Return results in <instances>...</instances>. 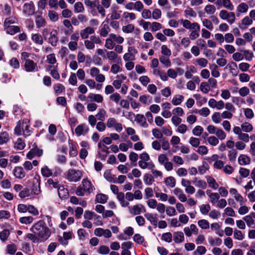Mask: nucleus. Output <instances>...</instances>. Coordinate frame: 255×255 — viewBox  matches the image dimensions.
Segmentation results:
<instances>
[{"label":"nucleus","instance_id":"1","mask_svg":"<svg viewBox=\"0 0 255 255\" xmlns=\"http://www.w3.org/2000/svg\"><path fill=\"white\" fill-rule=\"evenodd\" d=\"M30 231L40 239V242L46 241L51 235L50 230L42 220H40L34 224Z\"/></svg>","mask_w":255,"mask_h":255},{"label":"nucleus","instance_id":"2","mask_svg":"<svg viewBox=\"0 0 255 255\" xmlns=\"http://www.w3.org/2000/svg\"><path fill=\"white\" fill-rule=\"evenodd\" d=\"M83 176L82 171L80 170L69 169L65 173V178L69 182H77L80 181Z\"/></svg>","mask_w":255,"mask_h":255},{"label":"nucleus","instance_id":"3","mask_svg":"<svg viewBox=\"0 0 255 255\" xmlns=\"http://www.w3.org/2000/svg\"><path fill=\"white\" fill-rule=\"evenodd\" d=\"M219 16L223 20H227L231 24L233 23L236 19L235 14L233 12H228L226 10H221L219 13Z\"/></svg>","mask_w":255,"mask_h":255},{"label":"nucleus","instance_id":"4","mask_svg":"<svg viewBox=\"0 0 255 255\" xmlns=\"http://www.w3.org/2000/svg\"><path fill=\"white\" fill-rule=\"evenodd\" d=\"M128 211L133 215H139L141 212H145L146 211L144 207L142 204L129 206Z\"/></svg>","mask_w":255,"mask_h":255},{"label":"nucleus","instance_id":"5","mask_svg":"<svg viewBox=\"0 0 255 255\" xmlns=\"http://www.w3.org/2000/svg\"><path fill=\"white\" fill-rule=\"evenodd\" d=\"M24 66L25 71L27 72H33L37 71V64L32 60L26 59Z\"/></svg>","mask_w":255,"mask_h":255},{"label":"nucleus","instance_id":"6","mask_svg":"<svg viewBox=\"0 0 255 255\" xmlns=\"http://www.w3.org/2000/svg\"><path fill=\"white\" fill-rule=\"evenodd\" d=\"M35 10L34 5L32 1L25 3L23 6V12L27 16H30L34 14Z\"/></svg>","mask_w":255,"mask_h":255},{"label":"nucleus","instance_id":"7","mask_svg":"<svg viewBox=\"0 0 255 255\" xmlns=\"http://www.w3.org/2000/svg\"><path fill=\"white\" fill-rule=\"evenodd\" d=\"M94 234L98 237L104 236L106 238H109L112 236V233L109 229H104L98 228L95 230Z\"/></svg>","mask_w":255,"mask_h":255},{"label":"nucleus","instance_id":"8","mask_svg":"<svg viewBox=\"0 0 255 255\" xmlns=\"http://www.w3.org/2000/svg\"><path fill=\"white\" fill-rule=\"evenodd\" d=\"M215 4L219 6H223L230 10H233L234 7L230 0H217Z\"/></svg>","mask_w":255,"mask_h":255},{"label":"nucleus","instance_id":"9","mask_svg":"<svg viewBox=\"0 0 255 255\" xmlns=\"http://www.w3.org/2000/svg\"><path fill=\"white\" fill-rule=\"evenodd\" d=\"M31 194L35 195H39L40 192V181L38 179L34 178L33 180L32 186L31 187Z\"/></svg>","mask_w":255,"mask_h":255},{"label":"nucleus","instance_id":"10","mask_svg":"<svg viewBox=\"0 0 255 255\" xmlns=\"http://www.w3.org/2000/svg\"><path fill=\"white\" fill-rule=\"evenodd\" d=\"M192 30L189 37L192 40H194L197 39L199 36V32L200 30V27L199 24H194Z\"/></svg>","mask_w":255,"mask_h":255},{"label":"nucleus","instance_id":"11","mask_svg":"<svg viewBox=\"0 0 255 255\" xmlns=\"http://www.w3.org/2000/svg\"><path fill=\"white\" fill-rule=\"evenodd\" d=\"M83 188L84 189L86 192L90 194L94 190V187L92 185V183L87 179H84L82 182Z\"/></svg>","mask_w":255,"mask_h":255},{"label":"nucleus","instance_id":"12","mask_svg":"<svg viewBox=\"0 0 255 255\" xmlns=\"http://www.w3.org/2000/svg\"><path fill=\"white\" fill-rule=\"evenodd\" d=\"M58 32L56 30H52L50 32V36L49 38L48 42L53 46L57 45L58 38L57 37Z\"/></svg>","mask_w":255,"mask_h":255},{"label":"nucleus","instance_id":"13","mask_svg":"<svg viewBox=\"0 0 255 255\" xmlns=\"http://www.w3.org/2000/svg\"><path fill=\"white\" fill-rule=\"evenodd\" d=\"M35 22L36 25V27L40 28L43 27L46 25V21L45 19L41 15H35Z\"/></svg>","mask_w":255,"mask_h":255},{"label":"nucleus","instance_id":"14","mask_svg":"<svg viewBox=\"0 0 255 255\" xmlns=\"http://www.w3.org/2000/svg\"><path fill=\"white\" fill-rule=\"evenodd\" d=\"M13 173L14 176L19 179H22L25 176V173L21 166H16L14 168Z\"/></svg>","mask_w":255,"mask_h":255},{"label":"nucleus","instance_id":"15","mask_svg":"<svg viewBox=\"0 0 255 255\" xmlns=\"http://www.w3.org/2000/svg\"><path fill=\"white\" fill-rule=\"evenodd\" d=\"M94 32V29L92 27L88 26L81 30L80 35L82 39H86L88 38L89 34H93Z\"/></svg>","mask_w":255,"mask_h":255},{"label":"nucleus","instance_id":"16","mask_svg":"<svg viewBox=\"0 0 255 255\" xmlns=\"http://www.w3.org/2000/svg\"><path fill=\"white\" fill-rule=\"evenodd\" d=\"M135 121L139 124L143 128H146L148 126V124L146 122V118L143 115H136L135 116Z\"/></svg>","mask_w":255,"mask_h":255},{"label":"nucleus","instance_id":"17","mask_svg":"<svg viewBox=\"0 0 255 255\" xmlns=\"http://www.w3.org/2000/svg\"><path fill=\"white\" fill-rule=\"evenodd\" d=\"M144 216L152 225L156 227L158 221L157 214H152L151 213H147L144 214Z\"/></svg>","mask_w":255,"mask_h":255},{"label":"nucleus","instance_id":"18","mask_svg":"<svg viewBox=\"0 0 255 255\" xmlns=\"http://www.w3.org/2000/svg\"><path fill=\"white\" fill-rule=\"evenodd\" d=\"M4 27L6 32L10 35H14L20 31V28L17 26L9 25Z\"/></svg>","mask_w":255,"mask_h":255},{"label":"nucleus","instance_id":"19","mask_svg":"<svg viewBox=\"0 0 255 255\" xmlns=\"http://www.w3.org/2000/svg\"><path fill=\"white\" fill-rule=\"evenodd\" d=\"M249 9V6L247 4L242 2L238 5L237 7L236 14L239 16L241 13H246Z\"/></svg>","mask_w":255,"mask_h":255},{"label":"nucleus","instance_id":"20","mask_svg":"<svg viewBox=\"0 0 255 255\" xmlns=\"http://www.w3.org/2000/svg\"><path fill=\"white\" fill-rule=\"evenodd\" d=\"M88 99L91 101H94L97 103H102L103 101V97L100 94L89 93Z\"/></svg>","mask_w":255,"mask_h":255},{"label":"nucleus","instance_id":"21","mask_svg":"<svg viewBox=\"0 0 255 255\" xmlns=\"http://www.w3.org/2000/svg\"><path fill=\"white\" fill-rule=\"evenodd\" d=\"M184 240V236L182 232H176L173 233V241L175 243H182Z\"/></svg>","mask_w":255,"mask_h":255},{"label":"nucleus","instance_id":"22","mask_svg":"<svg viewBox=\"0 0 255 255\" xmlns=\"http://www.w3.org/2000/svg\"><path fill=\"white\" fill-rule=\"evenodd\" d=\"M192 182L195 186L198 188L205 189L207 187L206 182L204 180L198 179L197 177L194 178Z\"/></svg>","mask_w":255,"mask_h":255},{"label":"nucleus","instance_id":"23","mask_svg":"<svg viewBox=\"0 0 255 255\" xmlns=\"http://www.w3.org/2000/svg\"><path fill=\"white\" fill-rule=\"evenodd\" d=\"M88 128L87 127V126L84 124H82L78 126L76 128H75V131L76 134L79 136L81 135L83 132L85 131L86 132H87L88 131Z\"/></svg>","mask_w":255,"mask_h":255},{"label":"nucleus","instance_id":"24","mask_svg":"<svg viewBox=\"0 0 255 255\" xmlns=\"http://www.w3.org/2000/svg\"><path fill=\"white\" fill-rule=\"evenodd\" d=\"M253 23V20L249 16H247L242 20V23L239 25L241 29H245L247 28V26L250 25Z\"/></svg>","mask_w":255,"mask_h":255},{"label":"nucleus","instance_id":"25","mask_svg":"<svg viewBox=\"0 0 255 255\" xmlns=\"http://www.w3.org/2000/svg\"><path fill=\"white\" fill-rule=\"evenodd\" d=\"M230 72L233 76H236L238 75L237 65L234 62H231L228 64Z\"/></svg>","mask_w":255,"mask_h":255},{"label":"nucleus","instance_id":"26","mask_svg":"<svg viewBox=\"0 0 255 255\" xmlns=\"http://www.w3.org/2000/svg\"><path fill=\"white\" fill-rule=\"evenodd\" d=\"M144 183L147 185H151L154 181L153 176L148 173H145L143 177Z\"/></svg>","mask_w":255,"mask_h":255},{"label":"nucleus","instance_id":"27","mask_svg":"<svg viewBox=\"0 0 255 255\" xmlns=\"http://www.w3.org/2000/svg\"><path fill=\"white\" fill-rule=\"evenodd\" d=\"M181 23L182 24L183 26L188 29H191L194 27L193 25H194V24H198L197 22H193L191 23L189 20L188 19H181L180 20Z\"/></svg>","mask_w":255,"mask_h":255},{"label":"nucleus","instance_id":"28","mask_svg":"<svg viewBox=\"0 0 255 255\" xmlns=\"http://www.w3.org/2000/svg\"><path fill=\"white\" fill-rule=\"evenodd\" d=\"M110 31V28L108 24H103L100 31V34L102 37H106Z\"/></svg>","mask_w":255,"mask_h":255},{"label":"nucleus","instance_id":"29","mask_svg":"<svg viewBox=\"0 0 255 255\" xmlns=\"http://www.w3.org/2000/svg\"><path fill=\"white\" fill-rule=\"evenodd\" d=\"M238 162L240 165H247L250 163V158L246 155H242L239 156L238 158Z\"/></svg>","mask_w":255,"mask_h":255},{"label":"nucleus","instance_id":"30","mask_svg":"<svg viewBox=\"0 0 255 255\" xmlns=\"http://www.w3.org/2000/svg\"><path fill=\"white\" fill-rule=\"evenodd\" d=\"M184 97L181 95H175L172 100V103L173 105L177 106L180 105L183 101Z\"/></svg>","mask_w":255,"mask_h":255},{"label":"nucleus","instance_id":"31","mask_svg":"<svg viewBox=\"0 0 255 255\" xmlns=\"http://www.w3.org/2000/svg\"><path fill=\"white\" fill-rule=\"evenodd\" d=\"M207 181L209 184V187L216 189L218 188V184L217 183L214 178L211 176L207 177Z\"/></svg>","mask_w":255,"mask_h":255},{"label":"nucleus","instance_id":"32","mask_svg":"<svg viewBox=\"0 0 255 255\" xmlns=\"http://www.w3.org/2000/svg\"><path fill=\"white\" fill-rule=\"evenodd\" d=\"M108 200V196L104 194H98L96 196V200L97 202L104 204L107 202Z\"/></svg>","mask_w":255,"mask_h":255},{"label":"nucleus","instance_id":"33","mask_svg":"<svg viewBox=\"0 0 255 255\" xmlns=\"http://www.w3.org/2000/svg\"><path fill=\"white\" fill-rule=\"evenodd\" d=\"M242 130L243 131L249 132L251 131L253 129V126L248 122H245L241 126Z\"/></svg>","mask_w":255,"mask_h":255},{"label":"nucleus","instance_id":"34","mask_svg":"<svg viewBox=\"0 0 255 255\" xmlns=\"http://www.w3.org/2000/svg\"><path fill=\"white\" fill-rule=\"evenodd\" d=\"M115 46L114 40L111 39V34L109 35V38L106 40L105 46L108 49L112 50Z\"/></svg>","mask_w":255,"mask_h":255},{"label":"nucleus","instance_id":"35","mask_svg":"<svg viewBox=\"0 0 255 255\" xmlns=\"http://www.w3.org/2000/svg\"><path fill=\"white\" fill-rule=\"evenodd\" d=\"M165 183L166 186L173 188L175 186L176 180L173 177L169 176L165 179Z\"/></svg>","mask_w":255,"mask_h":255},{"label":"nucleus","instance_id":"36","mask_svg":"<svg viewBox=\"0 0 255 255\" xmlns=\"http://www.w3.org/2000/svg\"><path fill=\"white\" fill-rule=\"evenodd\" d=\"M9 140V135L6 131L2 132L0 134V145L6 143Z\"/></svg>","mask_w":255,"mask_h":255},{"label":"nucleus","instance_id":"37","mask_svg":"<svg viewBox=\"0 0 255 255\" xmlns=\"http://www.w3.org/2000/svg\"><path fill=\"white\" fill-rule=\"evenodd\" d=\"M138 154L134 152H131L129 155V159L131 161L132 165L135 166L136 165V161L138 160Z\"/></svg>","mask_w":255,"mask_h":255},{"label":"nucleus","instance_id":"38","mask_svg":"<svg viewBox=\"0 0 255 255\" xmlns=\"http://www.w3.org/2000/svg\"><path fill=\"white\" fill-rule=\"evenodd\" d=\"M198 226L202 229L209 228L210 224L209 222L205 219H201L198 221Z\"/></svg>","mask_w":255,"mask_h":255},{"label":"nucleus","instance_id":"39","mask_svg":"<svg viewBox=\"0 0 255 255\" xmlns=\"http://www.w3.org/2000/svg\"><path fill=\"white\" fill-rule=\"evenodd\" d=\"M25 146V143L22 141V139L18 138L14 144V148L16 149L22 150Z\"/></svg>","mask_w":255,"mask_h":255},{"label":"nucleus","instance_id":"40","mask_svg":"<svg viewBox=\"0 0 255 255\" xmlns=\"http://www.w3.org/2000/svg\"><path fill=\"white\" fill-rule=\"evenodd\" d=\"M106 114V111L103 109H99L96 117L98 120L103 122L105 120Z\"/></svg>","mask_w":255,"mask_h":255},{"label":"nucleus","instance_id":"41","mask_svg":"<svg viewBox=\"0 0 255 255\" xmlns=\"http://www.w3.org/2000/svg\"><path fill=\"white\" fill-rule=\"evenodd\" d=\"M31 194L30 189L27 188H22L21 191L19 193V197L22 199L26 197H28Z\"/></svg>","mask_w":255,"mask_h":255},{"label":"nucleus","instance_id":"42","mask_svg":"<svg viewBox=\"0 0 255 255\" xmlns=\"http://www.w3.org/2000/svg\"><path fill=\"white\" fill-rule=\"evenodd\" d=\"M32 40L36 44L41 45L43 43L42 36L38 33L34 34L32 36Z\"/></svg>","mask_w":255,"mask_h":255},{"label":"nucleus","instance_id":"43","mask_svg":"<svg viewBox=\"0 0 255 255\" xmlns=\"http://www.w3.org/2000/svg\"><path fill=\"white\" fill-rule=\"evenodd\" d=\"M74 11L76 13L82 12L84 11V7L81 2L79 1L75 3Z\"/></svg>","mask_w":255,"mask_h":255},{"label":"nucleus","instance_id":"44","mask_svg":"<svg viewBox=\"0 0 255 255\" xmlns=\"http://www.w3.org/2000/svg\"><path fill=\"white\" fill-rule=\"evenodd\" d=\"M209 166L206 162H203L202 165L198 167L199 172L201 175L205 174L206 171L209 170Z\"/></svg>","mask_w":255,"mask_h":255},{"label":"nucleus","instance_id":"45","mask_svg":"<svg viewBox=\"0 0 255 255\" xmlns=\"http://www.w3.org/2000/svg\"><path fill=\"white\" fill-rule=\"evenodd\" d=\"M48 15L50 20L53 22L57 21L58 19V15L55 11L49 10Z\"/></svg>","mask_w":255,"mask_h":255},{"label":"nucleus","instance_id":"46","mask_svg":"<svg viewBox=\"0 0 255 255\" xmlns=\"http://www.w3.org/2000/svg\"><path fill=\"white\" fill-rule=\"evenodd\" d=\"M41 173L43 176L49 177L53 174L52 171L47 166H44L41 168Z\"/></svg>","mask_w":255,"mask_h":255},{"label":"nucleus","instance_id":"47","mask_svg":"<svg viewBox=\"0 0 255 255\" xmlns=\"http://www.w3.org/2000/svg\"><path fill=\"white\" fill-rule=\"evenodd\" d=\"M58 195L60 198H65L67 195V190L65 189L63 186H59L58 188Z\"/></svg>","mask_w":255,"mask_h":255},{"label":"nucleus","instance_id":"48","mask_svg":"<svg viewBox=\"0 0 255 255\" xmlns=\"http://www.w3.org/2000/svg\"><path fill=\"white\" fill-rule=\"evenodd\" d=\"M17 19L14 17H9L5 19L4 21V26L10 25L11 24L17 23Z\"/></svg>","mask_w":255,"mask_h":255},{"label":"nucleus","instance_id":"49","mask_svg":"<svg viewBox=\"0 0 255 255\" xmlns=\"http://www.w3.org/2000/svg\"><path fill=\"white\" fill-rule=\"evenodd\" d=\"M203 128L200 126H196L192 130V133L193 135L195 136H200L203 133Z\"/></svg>","mask_w":255,"mask_h":255},{"label":"nucleus","instance_id":"50","mask_svg":"<svg viewBox=\"0 0 255 255\" xmlns=\"http://www.w3.org/2000/svg\"><path fill=\"white\" fill-rule=\"evenodd\" d=\"M204 9L205 12L208 14H213L216 11L215 6L212 4L207 5Z\"/></svg>","mask_w":255,"mask_h":255},{"label":"nucleus","instance_id":"51","mask_svg":"<svg viewBox=\"0 0 255 255\" xmlns=\"http://www.w3.org/2000/svg\"><path fill=\"white\" fill-rule=\"evenodd\" d=\"M200 90L204 93H208L210 91V86L207 82H202L200 84Z\"/></svg>","mask_w":255,"mask_h":255},{"label":"nucleus","instance_id":"52","mask_svg":"<svg viewBox=\"0 0 255 255\" xmlns=\"http://www.w3.org/2000/svg\"><path fill=\"white\" fill-rule=\"evenodd\" d=\"M211 207L209 204H203L200 207L201 213L203 215H206L210 210Z\"/></svg>","mask_w":255,"mask_h":255},{"label":"nucleus","instance_id":"53","mask_svg":"<svg viewBox=\"0 0 255 255\" xmlns=\"http://www.w3.org/2000/svg\"><path fill=\"white\" fill-rule=\"evenodd\" d=\"M161 28L162 25L157 22H153L151 23V27H150V29L152 32L156 31Z\"/></svg>","mask_w":255,"mask_h":255},{"label":"nucleus","instance_id":"54","mask_svg":"<svg viewBox=\"0 0 255 255\" xmlns=\"http://www.w3.org/2000/svg\"><path fill=\"white\" fill-rule=\"evenodd\" d=\"M206 249L204 246H198L196 251L194 252V255H203L206 252Z\"/></svg>","mask_w":255,"mask_h":255},{"label":"nucleus","instance_id":"55","mask_svg":"<svg viewBox=\"0 0 255 255\" xmlns=\"http://www.w3.org/2000/svg\"><path fill=\"white\" fill-rule=\"evenodd\" d=\"M33 218L31 216L23 217L19 219V222L21 224H29L32 222Z\"/></svg>","mask_w":255,"mask_h":255},{"label":"nucleus","instance_id":"56","mask_svg":"<svg viewBox=\"0 0 255 255\" xmlns=\"http://www.w3.org/2000/svg\"><path fill=\"white\" fill-rule=\"evenodd\" d=\"M36 235L34 234H30L29 233L27 234L26 237L29 240H31L33 243H38L40 242V239L37 236L36 237Z\"/></svg>","mask_w":255,"mask_h":255},{"label":"nucleus","instance_id":"57","mask_svg":"<svg viewBox=\"0 0 255 255\" xmlns=\"http://www.w3.org/2000/svg\"><path fill=\"white\" fill-rule=\"evenodd\" d=\"M159 60L161 63L164 65L166 67L171 66V62L169 59L164 56H161L159 57Z\"/></svg>","mask_w":255,"mask_h":255},{"label":"nucleus","instance_id":"58","mask_svg":"<svg viewBox=\"0 0 255 255\" xmlns=\"http://www.w3.org/2000/svg\"><path fill=\"white\" fill-rule=\"evenodd\" d=\"M96 216H97V214L89 210L85 211L84 215V218L88 220H91Z\"/></svg>","mask_w":255,"mask_h":255},{"label":"nucleus","instance_id":"59","mask_svg":"<svg viewBox=\"0 0 255 255\" xmlns=\"http://www.w3.org/2000/svg\"><path fill=\"white\" fill-rule=\"evenodd\" d=\"M189 142L192 146L197 147L200 144V140L198 138L191 137L190 138Z\"/></svg>","mask_w":255,"mask_h":255},{"label":"nucleus","instance_id":"60","mask_svg":"<svg viewBox=\"0 0 255 255\" xmlns=\"http://www.w3.org/2000/svg\"><path fill=\"white\" fill-rule=\"evenodd\" d=\"M107 58L110 60L114 61H116V59L118 58V57L117 54L113 51L107 52Z\"/></svg>","mask_w":255,"mask_h":255},{"label":"nucleus","instance_id":"61","mask_svg":"<svg viewBox=\"0 0 255 255\" xmlns=\"http://www.w3.org/2000/svg\"><path fill=\"white\" fill-rule=\"evenodd\" d=\"M54 89L55 92L57 94H59L61 93L62 92L65 91L64 86L61 84H57L55 85L54 87Z\"/></svg>","mask_w":255,"mask_h":255},{"label":"nucleus","instance_id":"62","mask_svg":"<svg viewBox=\"0 0 255 255\" xmlns=\"http://www.w3.org/2000/svg\"><path fill=\"white\" fill-rule=\"evenodd\" d=\"M204 54L207 58L209 59L214 60L216 58L215 54L210 49L206 48L204 51Z\"/></svg>","mask_w":255,"mask_h":255},{"label":"nucleus","instance_id":"63","mask_svg":"<svg viewBox=\"0 0 255 255\" xmlns=\"http://www.w3.org/2000/svg\"><path fill=\"white\" fill-rule=\"evenodd\" d=\"M161 239L167 243H170L172 241V234L170 232L164 233L162 235Z\"/></svg>","mask_w":255,"mask_h":255},{"label":"nucleus","instance_id":"64","mask_svg":"<svg viewBox=\"0 0 255 255\" xmlns=\"http://www.w3.org/2000/svg\"><path fill=\"white\" fill-rule=\"evenodd\" d=\"M134 25L132 24H128L127 25L124 26L122 27V30L125 33L132 32L134 30Z\"/></svg>","mask_w":255,"mask_h":255}]
</instances>
